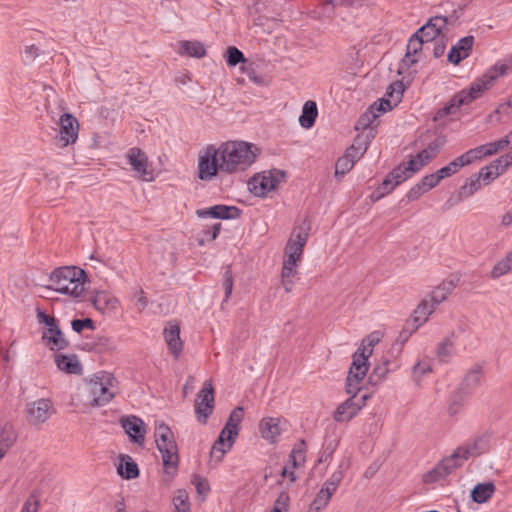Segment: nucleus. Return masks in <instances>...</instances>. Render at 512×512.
<instances>
[{
	"label": "nucleus",
	"instance_id": "f257e3e1",
	"mask_svg": "<svg viewBox=\"0 0 512 512\" xmlns=\"http://www.w3.org/2000/svg\"><path fill=\"white\" fill-rule=\"evenodd\" d=\"M259 149L245 141H226L218 147L207 145L198 159V177L212 180L218 172L234 174L248 169L256 160Z\"/></svg>",
	"mask_w": 512,
	"mask_h": 512
},
{
	"label": "nucleus",
	"instance_id": "f03ea898",
	"mask_svg": "<svg viewBox=\"0 0 512 512\" xmlns=\"http://www.w3.org/2000/svg\"><path fill=\"white\" fill-rule=\"evenodd\" d=\"M506 71L507 66L505 64L496 63L481 78L473 82L469 88L456 93L447 104L436 112L435 119H441L447 115L454 114L461 106L468 105L478 99L496 79L505 75Z\"/></svg>",
	"mask_w": 512,
	"mask_h": 512
},
{
	"label": "nucleus",
	"instance_id": "7ed1b4c3",
	"mask_svg": "<svg viewBox=\"0 0 512 512\" xmlns=\"http://www.w3.org/2000/svg\"><path fill=\"white\" fill-rule=\"evenodd\" d=\"M86 280V272L79 267H58L51 272L49 276L50 284L47 288L60 294L79 298L85 292Z\"/></svg>",
	"mask_w": 512,
	"mask_h": 512
},
{
	"label": "nucleus",
	"instance_id": "20e7f679",
	"mask_svg": "<svg viewBox=\"0 0 512 512\" xmlns=\"http://www.w3.org/2000/svg\"><path fill=\"white\" fill-rule=\"evenodd\" d=\"M154 437L157 449L161 453L164 472L173 478L178 470L179 455L173 432L163 422L155 426Z\"/></svg>",
	"mask_w": 512,
	"mask_h": 512
},
{
	"label": "nucleus",
	"instance_id": "39448f33",
	"mask_svg": "<svg viewBox=\"0 0 512 512\" xmlns=\"http://www.w3.org/2000/svg\"><path fill=\"white\" fill-rule=\"evenodd\" d=\"M114 377L101 371L85 382L83 394L86 402L92 407H102L115 396Z\"/></svg>",
	"mask_w": 512,
	"mask_h": 512
},
{
	"label": "nucleus",
	"instance_id": "423d86ee",
	"mask_svg": "<svg viewBox=\"0 0 512 512\" xmlns=\"http://www.w3.org/2000/svg\"><path fill=\"white\" fill-rule=\"evenodd\" d=\"M308 234L302 229L293 230L284 250L283 276H295L298 262L301 261Z\"/></svg>",
	"mask_w": 512,
	"mask_h": 512
},
{
	"label": "nucleus",
	"instance_id": "0eeeda50",
	"mask_svg": "<svg viewBox=\"0 0 512 512\" xmlns=\"http://www.w3.org/2000/svg\"><path fill=\"white\" fill-rule=\"evenodd\" d=\"M420 170L419 166L412 159L408 162L401 163L388 173L382 183L376 188L373 195H376V199H379L391 193L397 186L410 179Z\"/></svg>",
	"mask_w": 512,
	"mask_h": 512
},
{
	"label": "nucleus",
	"instance_id": "6e6552de",
	"mask_svg": "<svg viewBox=\"0 0 512 512\" xmlns=\"http://www.w3.org/2000/svg\"><path fill=\"white\" fill-rule=\"evenodd\" d=\"M285 172L279 169L263 171L248 181L250 192L256 197H265L284 179Z\"/></svg>",
	"mask_w": 512,
	"mask_h": 512
},
{
	"label": "nucleus",
	"instance_id": "1a4fd4ad",
	"mask_svg": "<svg viewBox=\"0 0 512 512\" xmlns=\"http://www.w3.org/2000/svg\"><path fill=\"white\" fill-rule=\"evenodd\" d=\"M214 388L210 382H205L200 389L195 402V415L200 424H206L214 410Z\"/></svg>",
	"mask_w": 512,
	"mask_h": 512
},
{
	"label": "nucleus",
	"instance_id": "9d476101",
	"mask_svg": "<svg viewBox=\"0 0 512 512\" xmlns=\"http://www.w3.org/2000/svg\"><path fill=\"white\" fill-rule=\"evenodd\" d=\"M59 134L56 138L60 147L72 145L78 139L79 123L70 113H64L59 119Z\"/></svg>",
	"mask_w": 512,
	"mask_h": 512
},
{
	"label": "nucleus",
	"instance_id": "9b49d317",
	"mask_svg": "<svg viewBox=\"0 0 512 512\" xmlns=\"http://www.w3.org/2000/svg\"><path fill=\"white\" fill-rule=\"evenodd\" d=\"M126 158L139 179L147 182L154 180L153 172L148 169V158L140 148H130Z\"/></svg>",
	"mask_w": 512,
	"mask_h": 512
},
{
	"label": "nucleus",
	"instance_id": "f8f14e48",
	"mask_svg": "<svg viewBox=\"0 0 512 512\" xmlns=\"http://www.w3.org/2000/svg\"><path fill=\"white\" fill-rule=\"evenodd\" d=\"M461 466V463L454 457L452 453L450 456L443 458L434 468L423 475V481L426 484L437 483L446 479L453 470Z\"/></svg>",
	"mask_w": 512,
	"mask_h": 512
},
{
	"label": "nucleus",
	"instance_id": "ddd939ff",
	"mask_svg": "<svg viewBox=\"0 0 512 512\" xmlns=\"http://www.w3.org/2000/svg\"><path fill=\"white\" fill-rule=\"evenodd\" d=\"M25 412L28 422L32 425H38L50 418L53 412V404L47 398L37 399L27 404Z\"/></svg>",
	"mask_w": 512,
	"mask_h": 512
},
{
	"label": "nucleus",
	"instance_id": "4468645a",
	"mask_svg": "<svg viewBox=\"0 0 512 512\" xmlns=\"http://www.w3.org/2000/svg\"><path fill=\"white\" fill-rule=\"evenodd\" d=\"M488 450V442L484 436H477L459 446L454 452V457L463 464L472 457H477Z\"/></svg>",
	"mask_w": 512,
	"mask_h": 512
},
{
	"label": "nucleus",
	"instance_id": "2eb2a0df",
	"mask_svg": "<svg viewBox=\"0 0 512 512\" xmlns=\"http://www.w3.org/2000/svg\"><path fill=\"white\" fill-rule=\"evenodd\" d=\"M367 399L366 395H362L360 398L357 396H352L341 403L333 414V418L337 422H348L352 418H354L358 412L365 405V401Z\"/></svg>",
	"mask_w": 512,
	"mask_h": 512
},
{
	"label": "nucleus",
	"instance_id": "dca6fc26",
	"mask_svg": "<svg viewBox=\"0 0 512 512\" xmlns=\"http://www.w3.org/2000/svg\"><path fill=\"white\" fill-rule=\"evenodd\" d=\"M425 43L427 42L416 32L411 35L407 43L405 56L403 57L398 69L399 74H402L404 69H408L418 62L419 55L421 54Z\"/></svg>",
	"mask_w": 512,
	"mask_h": 512
},
{
	"label": "nucleus",
	"instance_id": "f3484780",
	"mask_svg": "<svg viewBox=\"0 0 512 512\" xmlns=\"http://www.w3.org/2000/svg\"><path fill=\"white\" fill-rule=\"evenodd\" d=\"M164 340L170 353L177 359L183 350V341L180 337V325L177 321H169L163 330Z\"/></svg>",
	"mask_w": 512,
	"mask_h": 512
},
{
	"label": "nucleus",
	"instance_id": "a211bd4d",
	"mask_svg": "<svg viewBox=\"0 0 512 512\" xmlns=\"http://www.w3.org/2000/svg\"><path fill=\"white\" fill-rule=\"evenodd\" d=\"M448 24V18L446 16L437 15L431 17L426 24L420 27L416 33L420 35L427 43L434 41L439 37L442 30Z\"/></svg>",
	"mask_w": 512,
	"mask_h": 512
},
{
	"label": "nucleus",
	"instance_id": "6ab92c4d",
	"mask_svg": "<svg viewBox=\"0 0 512 512\" xmlns=\"http://www.w3.org/2000/svg\"><path fill=\"white\" fill-rule=\"evenodd\" d=\"M390 99H381L379 102H374L369 109L360 116L357 121L356 129L366 128L372 124V122L379 117L381 113L390 111L394 107Z\"/></svg>",
	"mask_w": 512,
	"mask_h": 512
},
{
	"label": "nucleus",
	"instance_id": "aec40b11",
	"mask_svg": "<svg viewBox=\"0 0 512 512\" xmlns=\"http://www.w3.org/2000/svg\"><path fill=\"white\" fill-rule=\"evenodd\" d=\"M445 143V136L438 135L427 145L426 148L418 152L411 159L419 166L420 169H422L430 160L438 155Z\"/></svg>",
	"mask_w": 512,
	"mask_h": 512
},
{
	"label": "nucleus",
	"instance_id": "412c9836",
	"mask_svg": "<svg viewBox=\"0 0 512 512\" xmlns=\"http://www.w3.org/2000/svg\"><path fill=\"white\" fill-rule=\"evenodd\" d=\"M200 218H217L223 220L237 219L241 215V210L236 206L214 205L212 207L197 211Z\"/></svg>",
	"mask_w": 512,
	"mask_h": 512
},
{
	"label": "nucleus",
	"instance_id": "4be33fe9",
	"mask_svg": "<svg viewBox=\"0 0 512 512\" xmlns=\"http://www.w3.org/2000/svg\"><path fill=\"white\" fill-rule=\"evenodd\" d=\"M459 281L460 277L458 275H451L447 279L443 280L431 291L429 301L433 303L434 306H438L448 298L458 285Z\"/></svg>",
	"mask_w": 512,
	"mask_h": 512
},
{
	"label": "nucleus",
	"instance_id": "5701e85b",
	"mask_svg": "<svg viewBox=\"0 0 512 512\" xmlns=\"http://www.w3.org/2000/svg\"><path fill=\"white\" fill-rule=\"evenodd\" d=\"M306 461V444L304 440L298 441L289 455V463L291 468L287 465L282 470L283 476H289L291 481L296 479L293 469L303 466Z\"/></svg>",
	"mask_w": 512,
	"mask_h": 512
},
{
	"label": "nucleus",
	"instance_id": "b1692460",
	"mask_svg": "<svg viewBox=\"0 0 512 512\" xmlns=\"http://www.w3.org/2000/svg\"><path fill=\"white\" fill-rule=\"evenodd\" d=\"M122 428L129 435L131 441L143 444L145 439L144 422L137 416H127L121 419Z\"/></svg>",
	"mask_w": 512,
	"mask_h": 512
},
{
	"label": "nucleus",
	"instance_id": "393cba45",
	"mask_svg": "<svg viewBox=\"0 0 512 512\" xmlns=\"http://www.w3.org/2000/svg\"><path fill=\"white\" fill-rule=\"evenodd\" d=\"M510 144L509 138L506 136L499 140L489 142L475 148L468 150L473 162L480 160L484 157L496 154L499 150H503Z\"/></svg>",
	"mask_w": 512,
	"mask_h": 512
},
{
	"label": "nucleus",
	"instance_id": "a878e982",
	"mask_svg": "<svg viewBox=\"0 0 512 512\" xmlns=\"http://www.w3.org/2000/svg\"><path fill=\"white\" fill-rule=\"evenodd\" d=\"M473 44L474 37L472 35L459 39L450 49L448 53V61L453 64H459L462 60L469 57Z\"/></svg>",
	"mask_w": 512,
	"mask_h": 512
},
{
	"label": "nucleus",
	"instance_id": "bb28decb",
	"mask_svg": "<svg viewBox=\"0 0 512 512\" xmlns=\"http://www.w3.org/2000/svg\"><path fill=\"white\" fill-rule=\"evenodd\" d=\"M237 436L238 433L236 430L225 425L220 431L218 439L214 442L211 453L219 452L221 458L225 453L230 451Z\"/></svg>",
	"mask_w": 512,
	"mask_h": 512
},
{
	"label": "nucleus",
	"instance_id": "cd10ccee",
	"mask_svg": "<svg viewBox=\"0 0 512 512\" xmlns=\"http://www.w3.org/2000/svg\"><path fill=\"white\" fill-rule=\"evenodd\" d=\"M372 354L370 348L357 349L352 356L348 374L366 375L369 368L368 359Z\"/></svg>",
	"mask_w": 512,
	"mask_h": 512
},
{
	"label": "nucleus",
	"instance_id": "c85d7f7f",
	"mask_svg": "<svg viewBox=\"0 0 512 512\" xmlns=\"http://www.w3.org/2000/svg\"><path fill=\"white\" fill-rule=\"evenodd\" d=\"M259 431L263 439L274 443L281 434L280 419L277 417H265L259 423Z\"/></svg>",
	"mask_w": 512,
	"mask_h": 512
},
{
	"label": "nucleus",
	"instance_id": "c756f323",
	"mask_svg": "<svg viewBox=\"0 0 512 512\" xmlns=\"http://www.w3.org/2000/svg\"><path fill=\"white\" fill-rule=\"evenodd\" d=\"M42 339L51 350H63L69 344L58 324L52 328H47L43 332Z\"/></svg>",
	"mask_w": 512,
	"mask_h": 512
},
{
	"label": "nucleus",
	"instance_id": "7c9ffc66",
	"mask_svg": "<svg viewBox=\"0 0 512 512\" xmlns=\"http://www.w3.org/2000/svg\"><path fill=\"white\" fill-rule=\"evenodd\" d=\"M473 163L468 151L453 159L447 165L438 169L440 176L445 179L456 174L462 167Z\"/></svg>",
	"mask_w": 512,
	"mask_h": 512
},
{
	"label": "nucleus",
	"instance_id": "2f4dec72",
	"mask_svg": "<svg viewBox=\"0 0 512 512\" xmlns=\"http://www.w3.org/2000/svg\"><path fill=\"white\" fill-rule=\"evenodd\" d=\"M57 367L68 374L79 375L82 373V365L76 355L58 354L55 357Z\"/></svg>",
	"mask_w": 512,
	"mask_h": 512
},
{
	"label": "nucleus",
	"instance_id": "473e14b6",
	"mask_svg": "<svg viewBox=\"0 0 512 512\" xmlns=\"http://www.w3.org/2000/svg\"><path fill=\"white\" fill-rule=\"evenodd\" d=\"M118 474L124 479H135L139 475V469L136 462L129 455H121L117 467Z\"/></svg>",
	"mask_w": 512,
	"mask_h": 512
},
{
	"label": "nucleus",
	"instance_id": "72a5a7b5",
	"mask_svg": "<svg viewBox=\"0 0 512 512\" xmlns=\"http://www.w3.org/2000/svg\"><path fill=\"white\" fill-rule=\"evenodd\" d=\"M482 375V368L480 366L472 368L463 379L460 389L470 395L477 387L480 386Z\"/></svg>",
	"mask_w": 512,
	"mask_h": 512
},
{
	"label": "nucleus",
	"instance_id": "f704fd0d",
	"mask_svg": "<svg viewBox=\"0 0 512 512\" xmlns=\"http://www.w3.org/2000/svg\"><path fill=\"white\" fill-rule=\"evenodd\" d=\"M318 115L317 105L314 101H306L302 108V113L299 116L300 125L305 128H311Z\"/></svg>",
	"mask_w": 512,
	"mask_h": 512
},
{
	"label": "nucleus",
	"instance_id": "c9c22d12",
	"mask_svg": "<svg viewBox=\"0 0 512 512\" xmlns=\"http://www.w3.org/2000/svg\"><path fill=\"white\" fill-rule=\"evenodd\" d=\"M494 491L495 485L493 482L479 483L473 488L471 497L474 502L481 504L489 500Z\"/></svg>",
	"mask_w": 512,
	"mask_h": 512
},
{
	"label": "nucleus",
	"instance_id": "e433bc0d",
	"mask_svg": "<svg viewBox=\"0 0 512 512\" xmlns=\"http://www.w3.org/2000/svg\"><path fill=\"white\" fill-rule=\"evenodd\" d=\"M178 52L181 55L202 58L206 54V49L205 46L198 41H181L179 42Z\"/></svg>",
	"mask_w": 512,
	"mask_h": 512
},
{
	"label": "nucleus",
	"instance_id": "4c0bfd02",
	"mask_svg": "<svg viewBox=\"0 0 512 512\" xmlns=\"http://www.w3.org/2000/svg\"><path fill=\"white\" fill-rule=\"evenodd\" d=\"M482 186V179L476 173L466 179L465 183L459 188L458 196L461 200L471 197Z\"/></svg>",
	"mask_w": 512,
	"mask_h": 512
},
{
	"label": "nucleus",
	"instance_id": "58836bf2",
	"mask_svg": "<svg viewBox=\"0 0 512 512\" xmlns=\"http://www.w3.org/2000/svg\"><path fill=\"white\" fill-rule=\"evenodd\" d=\"M469 397V394L465 392L462 389L456 390L450 397L449 404H448V413L450 416H456L458 415L465 403L467 402V399Z\"/></svg>",
	"mask_w": 512,
	"mask_h": 512
},
{
	"label": "nucleus",
	"instance_id": "ea45409f",
	"mask_svg": "<svg viewBox=\"0 0 512 512\" xmlns=\"http://www.w3.org/2000/svg\"><path fill=\"white\" fill-rule=\"evenodd\" d=\"M503 173L504 171L499 163H495V160H493L490 164L482 167L477 174L482 179L483 184L488 185Z\"/></svg>",
	"mask_w": 512,
	"mask_h": 512
},
{
	"label": "nucleus",
	"instance_id": "a19ab883",
	"mask_svg": "<svg viewBox=\"0 0 512 512\" xmlns=\"http://www.w3.org/2000/svg\"><path fill=\"white\" fill-rule=\"evenodd\" d=\"M453 336H448L444 338L438 345L436 350V355L439 361L443 363H447L451 360L454 355V342Z\"/></svg>",
	"mask_w": 512,
	"mask_h": 512
},
{
	"label": "nucleus",
	"instance_id": "79ce46f5",
	"mask_svg": "<svg viewBox=\"0 0 512 512\" xmlns=\"http://www.w3.org/2000/svg\"><path fill=\"white\" fill-rule=\"evenodd\" d=\"M391 362L389 359H384L382 362L377 364L369 376V381L372 384L381 383L386 379L388 374L392 371L390 368Z\"/></svg>",
	"mask_w": 512,
	"mask_h": 512
},
{
	"label": "nucleus",
	"instance_id": "37998d69",
	"mask_svg": "<svg viewBox=\"0 0 512 512\" xmlns=\"http://www.w3.org/2000/svg\"><path fill=\"white\" fill-rule=\"evenodd\" d=\"M93 304L96 309L104 311L108 308L115 309L118 304V300L107 292L101 291L96 293L93 299Z\"/></svg>",
	"mask_w": 512,
	"mask_h": 512
},
{
	"label": "nucleus",
	"instance_id": "c03bdc74",
	"mask_svg": "<svg viewBox=\"0 0 512 512\" xmlns=\"http://www.w3.org/2000/svg\"><path fill=\"white\" fill-rule=\"evenodd\" d=\"M512 271V251L498 261L491 271V277L496 279Z\"/></svg>",
	"mask_w": 512,
	"mask_h": 512
},
{
	"label": "nucleus",
	"instance_id": "a18cd8bd",
	"mask_svg": "<svg viewBox=\"0 0 512 512\" xmlns=\"http://www.w3.org/2000/svg\"><path fill=\"white\" fill-rule=\"evenodd\" d=\"M435 308L436 306H434L429 299H424L414 311L415 321L420 324L426 322L429 315L432 314Z\"/></svg>",
	"mask_w": 512,
	"mask_h": 512
},
{
	"label": "nucleus",
	"instance_id": "49530a36",
	"mask_svg": "<svg viewBox=\"0 0 512 512\" xmlns=\"http://www.w3.org/2000/svg\"><path fill=\"white\" fill-rule=\"evenodd\" d=\"M366 375L348 374L346 378V393L357 396L362 389V383Z\"/></svg>",
	"mask_w": 512,
	"mask_h": 512
},
{
	"label": "nucleus",
	"instance_id": "de8ad7c7",
	"mask_svg": "<svg viewBox=\"0 0 512 512\" xmlns=\"http://www.w3.org/2000/svg\"><path fill=\"white\" fill-rule=\"evenodd\" d=\"M226 63L229 67H235L236 65L242 63L246 65V58L242 51H240L237 47L231 46L226 50Z\"/></svg>",
	"mask_w": 512,
	"mask_h": 512
},
{
	"label": "nucleus",
	"instance_id": "09e8293b",
	"mask_svg": "<svg viewBox=\"0 0 512 512\" xmlns=\"http://www.w3.org/2000/svg\"><path fill=\"white\" fill-rule=\"evenodd\" d=\"M173 505L176 512H190L188 493L185 490H178L173 498Z\"/></svg>",
	"mask_w": 512,
	"mask_h": 512
},
{
	"label": "nucleus",
	"instance_id": "8fccbe9b",
	"mask_svg": "<svg viewBox=\"0 0 512 512\" xmlns=\"http://www.w3.org/2000/svg\"><path fill=\"white\" fill-rule=\"evenodd\" d=\"M349 155H343L337 159L334 171L336 178L342 177L353 168L354 163L352 158H349Z\"/></svg>",
	"mask_w": 512,
	"mask_h": 512
},
{
	"label": "nucleus",
	"instance_id": "3c124183",
	"mask_svg": "<svg viewBox=\"0 0 512 512\" xmlns=\"http://www.w3.org/2000/svg\"><path fill=\"white\" fill-rule=\"evenodd\" d=\"M243 418L244 409L242 406H237L231 411L225 425L233 430H236L239 434V425L243 421Z\"/></svg>",
	"mask_w": 512,
	"mask_h": 512
},
{
	"label": "nucleus",
	"instance_id": "603ef678",
	"mask_svg": "<svg viewBox=\"0 0 512 512\" xmlns=\"http://www.w3.org/2000/svg\"><path fill=\"white\" fill-rule=\"evenodd\" d=\"M222 284L225 290L224 302H227L231 297L234 284L233 273L230 266H227L222 274Z\"/></svg>",
	"mask_w": 512,
	"mask_h": 512
},
{
	"label": "nucleus",
	"instance_id": "864d4df0",
	"mask_svg": "<svg viewBox=\"0 0 512 512\" xmlns=\"http://www.w3.org/2000/svg\"><path fill=\"white\" fill-rule=\"evenodd\" d=\"M404 85L401 81L391 83L386 91V96L394 100V105H397L403 96Z\"/></svg>",
	"mask_w": 512,
	"mask_h": 512
},
{
	"label": "nucleus",
	"instance_id": "5fc2aeb1",
	"mask_svg": "<svg viewBox=\"0 0 512 512\" xmlns=\"http://www.w3.org/2000/svg\"><path fill=\"white\" fill-rule=\"evenodd\" d=\"M443 178L440 176L438 170L432 174L426 175L421 179V184L426 191L436 187Z\"/></svg>",
	"mask_w": 512,
	"mask_h": 512
},
{
	"label": "nucleus",
	"instance_id": "6e6d98bb",
	"mask_svg": "<svg viewBox=\"0 0 512 512\" xmlns=\"http://www.w3.org/2000/svg\"><path fill=\"white\" fill-rule=\"evenodd\" d=\"M241 71L245 73L248 77V79L257 84V85H265V79L258 75L255 71V69L252 67V64H246L241 67Z\"/></svg>",
	"mask_w": 512,
	"mask_h": 512
},
{
	"label": "nucleus",
	"instance_id": "4d7b16f0",
	"mask_svg": "<svg viewBox=\"0 0 512 512\" xmlns=\"http://www.w3.org/2000/svg\"><path fill=\"white\" fill-rule=\"evenodd\" d=\"M382 338V333L380 331H374L367 335L363 340L362 344L358 349H364V348H370L371 350L373 347L380 342Z\"/></svg>",
	"mask_w": 512,
	"mask_h": 512
},
{
	"label": "nucleus",
	"instance_id": "13d9d810",
	"mask_svg": "<svg viewBox=\"0 0 512 512\" xmlns=\"http://www.w3.org/2000/svg\"><path fill=\"white\" fill-rule=\"evenodd\" d=\"M71 326H72V329L77 332V333H80L83 331V329L85 328H88V329H93L94 328V322L92 319L90 318H85V319H74L72 322H71Z\"/></svg>",
	"mask_w": 512,
	"mask_h": 512
},
{
	"label": "nucleus",
	"instance_id": "bf43d9fd",
	"mask_svg": "<svg viewBox=\"0 0 512 512\" xmlns=\"http://www.w3.org/2000/svg\"><path fill=\"white\" fill-rule=\"evenodd\" d=\"M426 192L427 191L422 186L421 182H418L410 188V190L406 194V198L408 201H415Z\"/></svg>",
	"mask_w": 512,
	"mask_h": 512
},
{
	"label": "nucleus",
	"instance_id": "052dcab7",
	"mask_svg": "<svg viewBox=\"0 0 512 512\" xmlns=\"http://www.w3.org/2000/svg\"><path fill=\"white\" fill-rule=\"evenodd\" d=\"M40 502L36 496L30 495L25 501L20 512H38Z\"/></svg>",
	"mask_w": 512,
	"mask_h": 512
},
{
	"label": "nucleus",
	"instance_id": "680f3d73",
	"mask_svg": "<svg viewBox=\"0 0 512 512\" xmlns=\"http://www.w3.org/2000/svg\"><path fill=\"white\" fill-rule=\"evenodd\" d=\"M193 483L195 485L197 493L200 495H206L210 491L208 481L200 476H195Z\"/></svg>",
	"mask_w": 512,
	"mask_h": 512
},
{
	"label": "nucleus",
	"instance_id": "e2e57ef3",
	"mask_svg": "<svg viewBox=\"0 0 512 512\" xmlns=\"http://www.w3.org/2000/svg\"><path fill=\"white\" fill-rule=\"evenodd\" d=\"M431 372V366L427 362H417L413 367V375L415 378L420 379L425 374Z\"/></svg>",
	"mask_w": 512,
	"mask_h": 512
},
{
	"label": "nucleus",
	"instance_id": "0e129e2a",
	"mask_svg": "<svg viewBox=\"0 0 512 512\" xmlns=\"http://www.w3.org/2000/svg\"><path fill=\"white\" fill-rule=\"evenodd\" d=\"M37 319L39 323L46 325L48 328H52L57 325V320L40 309H37Z\"/></svg>",
	"mask_w": 512,
	"mask_h": 512
},
{
	"label": "nucleus",
	"instance_id": "69168bd1",
	"mask_svg": "<svg viewBox=\"0 0 512 512\" xmlns=\"http://www.w3.org/2000/svg\"><path fill=\"white\" fill-rule=\"evenodd\" d=\"M40 54V50L36 45L26 46L23 51V59L26 62L34 61Z\"/></svg>",
	"mask_w": 512,
	"mask_h": 512
},
{
	"label": "nucleus",
	"instance_id": "338daca9",
	"mask_svg": "<svg viewBox=\"0 0 512 512\" xmlns=\"http://www.w3.org/2000/svg\"><path fill=\"white\" fill-rule=\"evenodd\" d=\"M343 478H344V468H343V464H340L338 469L336 471H334L326 481H328L332 485H335L336 487H338L340 485L341 481L343 480Z\"/></svg>",
	"mask_w": 512,
	"mask_h": 512
},
{
	"label": "nucleus",
	"instance_id": "774afa93",
	"mask_svg": "<svg viewBox=\"0 0 512 512\" xmlns=\"http://www.w3.org/2000/svg\"><path fill=\"white\" fill-rule=\"evenodd\" d=\"M495 163H499L503 171L507 169L510 165H512V151L509 153H506L499 158L495 159Z\"/></svg>",
	"mask_w": 512,
	"mask_h": 512
}]
</instances>
